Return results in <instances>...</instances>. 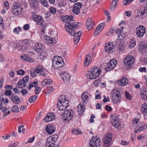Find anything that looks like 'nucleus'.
Here are the masks:
<instances>
[{"label": "nucleus", "mask_w": 147, "mask_h": 147, "mask_svg": "<svg viewBox=\"0 0 147 147\" xmlns=\"http://www.w3.org/2000/svg\"><path fill=\"white\" fill-rule=\"evenodd\" d=\"M73 17L72 16L66 15L61 17V20L67 24L65 26V29L69 34H74V28H78L80 26L78 22H74L73 21Z\"/></svg>", "instance_id": "1"}, {"label": "nucleus", "mask_w": 147, "mask_h": 147, "mask_svg": "<svg viewBox=\"0 0 147 147\" xmlns=\"http://www.w3.org/2000/svg\"><path fill=\"white\" fill-rule=\"evenodd\" d=\"M68 100L65 96L63 95L59 97L57 106L59 110L65 111L68 107Z\"/></svg>", "instance_id": "2"}, {"label": "nucleus", "mask_w": 147, "mask_h": 147, "mask_svg": "<svg viewBox=\"0 0 147 147\" xmlns=\"http://www.w3.org/2000/svg\"><path fill=\"white\" fill-rule=\"evenodd\" d=\"M101 73V70L100 69L99 67H92L90 73H89V72H88L89 75L87 74L86 76L90 79H93L98 77Z\"/></svg>", "instance_id": "3"}, {"label": "nucleus", "mask_w": 147, "mask_h": 147, "mask_svg": "<svg viewBox=\"0 0 147 147\" xmlns=\"http://www.w3.org/2000/svg\"><path fill=\"white\" fill-rule=\"evenodd\" d=\"M58 136L54 135L49 137L47 139L45 144V147H58L55 145V144L57 140Z\"/></svg>", "instance_id": "4"}, {"label": "nucleus", "mask_w": 147, "mask_h": 147, "mask_svg": "<svg viewBox=\"0 0 147 147\" xmlns=\"http://www.w3.org/2000/svg\"><path fill=\"white\" fill-rule=\"evenodd\" d=\"M74 111L71 110L70 111L66 110L64 113L61 115V118L63 119L65 123H67L73 117Z\"/></svg>", "instance_id": "5"}, {"label": "nucleus", "mask_w": 147, "mask_h": 147, "mask_svg": "<svg viewBox=\"0 0 147 147\" xmlns=\"http://www.w3.org/2000/svg\"><path fill=\"white\" fill-rule=\"evenodd\" d=\"M62 58L59 56H55L53 59L52 65L53 67L56 68L61 67L64 65V62L62 60Z\"/></svg>", "instance_id": "6"}, {"label": "nucleus", "mask_w": 147, "mask_h": 147, "mask_svg": "<svg viewBox=\"0 0 147 147\" xmlns=\"http://www.w3.org/2000/svg\"><path fill=\"white\" fill-rule=\"evenodd\" d=\"M111 123L112 125L117 129H120L121 126L120 124L119 120H118V117L117 115H112L111 119Z\"/></svg>", "instance_id": "7"}, {"label": "nucleus", "mask_w": 147, "mask_h": 147, "mask_svg": "<svg viewBox=\"0 0 147 147\" xmlns=\"http://www.w3.org/2000/svg\"><path fill=\"white\" fill-rule=\"evenodd\" d=\"M23 11L22 6L19 3H14L11 8L12 12L15 15L20 14Z\"/></svg>", "instance_id": "8"}, {"label": "nucleus", "mask_w": 147, "mask_h": 147, "mask_svg": "<svg viewBox=\"0 0 147 147\" xmlns=\"http://www.w3.org/2000/svg\"><path fill=\"white\" fill-rule=\"evenodd\" d=\"M100 140L99 138L92 137L90 140L89 143L90 147H100Z\"/></svg>", "instance_id": "9"}, {"label": "nucleus", "mask_w": 147, "mask_h": 147, "mask_svg": "<svg viewBox=\"0 0 147 147\" xmlns=\"http://www.w3.org/2000/svg\"><path fill=\"white\" fill-rule=\"evenodd\" d=\"M113 136L111 133H109L103 138V142L105 147H108L111 143Z\"/></svg>", "instance_id": "10"}, {"label": "nucleus", "mask_w": 147, "mask_h": 147, "mask_svg": "<svg viewBox=\"0 0 147 147\" xmlns=\"http://www.w3.org/2000/svg\"><path fill=\"white\" fill-rule=\"evenodd\" d=\"M111 95L112 96V100L115 103L119 102L121 98V94L120 92L116 90H113Z\"/></svg>", "instance_id": "11"}, {"label": "nucleus", "mask_w": 147, "mask_h": 147, "mask_svg": "<svg viewBox=\"0 0 147 147\" xmlns=\"http://www.w3.org/2000/svg\"><path fill=\"white\" fill-rule=\"evenodd\" d=\"M124 61L125 66L127 68H129L134 62V58L132 56H128L125 58Z\"/></svg>", "instance_id": "12"}, {"label": "nucleus", "mask_w": 147, "mask_h": 147, "mask_svg": "<svg viewBox=\"0 0 147 147\" xmlns=\"http://www.w3.org/2000/svg\"><path fill=\"white\" fill-rule=\"evenodd\" d=\"M117 64V61L115 59H113L110 60L107 64V68H105L107 71L112 70Z\"/></svg>", "instance_id": "13"}, {"label": "nucleus", "mask_w": 147, "mask_h": 147, "mask_svg": "<svg viewBox=\"0 0 147 147\" xmlns=\"http://www.w3.org/2000/svg\"><path fill=\"white\" fill-rule=\"evenodd\" d=\"M36 13L35 12H34L32 13V17L38 25L41 26L44 22V21L42 18L41 16L36 14Z\"/></svg>", "instance_id": "14"}, {"label": "nucleus", "mask_w": 147, "mask_h": 147, "mask_svg": "<svg viewBox=\"0 0 147 147\" xmlns=\"http://www.w3.org/2000/svg\"><path fill=\"white\" fill-rule=\"evenodd\" d=\"M136 33L139 38H141L142 37L145 33V27L142 25L139 26V27L136 28Z\"/></svg>", "instance_id": "15"}, {"label": "nucleus", "mask_w": 147, "mask_h": 147, "mask_svg": "<svg viewBox=\"0 0 147 147\" xmlns=\"http://www.w3.org/2000/svg\"><path fill=\"white\" fill-rule=\"evenodd\" d=\"M45 47L41 43H37L35 45L34 50L38 53H44L45 51Z\"/></svg>", "instance_id": "16"}, {"label": "nucleus", "mask_w": 147, "mask_h": 147, "mask_svg": "<svg viewBox=\"0 0 147 147\" xmlns=\"http://www.w3.org/2000/svg\"><path fill=\"white\" fill-rule=\"evenodd\" d=\"M82 6V4L79 3H75L73 5L72 11L76 15H78L80 12V9Z\"/></svg>", "instance_id": "17"}, {"label": "nucleus", "mask_w": 147, "mask_h": 147, "mask_svg": "<svg viewBox=\"0 0 147 147\" xmlns=\"http://www.w3.org/2000/svg\"><path fill=\"white\" fill-rule=\"evenodd\" d=\"M82 32L81 31H79L77 33H75V29H74V34H69L70 35H74V43L75 45H76L79 42L80 40V37L82 35Z\"/></svg>", "instance_id": "18"}, {"label": "nucleus", "mask_w": 147, "mask_h": 147, "mask_svg": "<svg viewBox=\"0 0 147 147\" xmlns=\"http://www.w3.org/2000/svg\"><path fill=\"white\" fill-rule=\"evenodd\" d=\"M147 45L144 42H141L139 43L138 50L140 53L143 54L146 51Z\"/></svg>", "instance_id": "19"}, {"label": "nucleus", "mask_w": 147, "mask_h": 147, "mask_svg": "<svg viewBox=\"0 0 147 147\" xmlns=\"http://www.w3.org/2000/svg\"><path fill=\"white\" fill-rule=\"evenodd\" d=\"M23 43L24 45L22 47V50L24 51H27L28 47H29L32 43L31 41L30 40L25 39L23 40Z\"/></svg>", "instance_id": "20"}, {"label": "nucleus", "mask_w": 147, "mask_h": 147, "mask_svg": "<svg viewBox=\"0 0 147 147\" xmlns=\"http://www.w3.org/2000/svg\"><path fill=\"white\" fill-rule=\"evenodd\" d=\"M94 24V22L91 18H88L86 23L87 29L88 30H90L93 27Z\"/></svg>", "instance_id": "21"}, {"label": "nucleus", "mask_w": 147, "mask_h": 147, "mask_svg": "<svg viewBox=\"0 0 147 147\" xmlns=\"http://www.w3.org/2000/svg\"><path fill=\"white\" fill-rule=\"evenodd\" d=\"M147 128V124L142 125L141 124H140L135 128V133L140 132L142 131L145 130Z\"/></svg>", "instance_id": "22"}, {"label": "nucleus", "mask_w": 147, "mask_h": 147, "mask_svg": "<svg viewBox=\"0 0 147 147\" xmlns=\"http://www.w3.org/2000/svg\"><path fill=\"white\" fill-rule=\"evenodd\" d=\"M55 118L54 114L50 113L47 114V116L44 118V120L45 122H49L54 120Z\"/></svg>", "instance_id": "23"}, {"label": "nucleus", "mask_w": 147, "mask_h": 147, "mask_svg": "<svg viewBox=\"0 0 147 147\" xmlns=\"http://www.w3.org/2000/svg\"><path fill=\"white\" fill-rule=\"evenodd\" d=\"M60 77L64 82H67L69 81L70 76L67 72L64 71L60 74Z\"/></svg>", "instance_id": "24"}, {"label": "nucleus", "mask_w": 147, "mask_h": 147, "mask_svg": "<svg viewBox=\"0 0 147 147\" xmlns=\"http://www.w3.org/2000/svg\"><path fill=\"white\" fill-rule=\"evenodd\" d=\"M37 0H29V3L32 8L35 10L37 9L38 7V3Z\"/></svg>", "instance_id": "25"}, {"label": "nucleus", "mask_w": 147, "mask_h": 147, "mask_svg": "<svg viewBox=\"0 0 147 147\" xmlns=\"http://www.w3.org/2000/svg\"><path fill=\"white\" fill-rule=\"evenodd\" d=\"M128 80L125 77L123 78L122 79L117 81V84L118 85L124 86L128 84Z\"/></svg>", "instance_id": "26"}, {"label": "nucleus", "mask_w": 147, "mask_h": 147, "mask_svg": "<svg viewBox=\"0 0 147 147\" xmlns=\"http://www.w3.org/2000/svg\"><path fill=\"white\" fill-rule=\"evenodd\" d=\"M46 130L48 134L51 135L55 131V129H54V126L49 124L46 126Z\"/></svg>", "instance_id": "27"}, {"label": "nucleus", "mask_w": 147, "mask_h": 147, "mask_svg": "<svg viewBox=\"0 0 147 147\" xmlns=\"http://www.w3.org/2000/svg\"><path fill=\"white\" fill-rule=\"evenodd\" d=\"M9 97L11 101L15 104H17L19 103L20 99L17 95L14 94H13Z\"/></svg>", "instance_id": "28"}, {"label": "nucleus", "mask_w": 147, "mask_h": 147, "mask_svg": "<svg viewBox=\"0 0 147 147\" xmlns=\"http://www.w3.org/2000/svg\"><path fill=\"white\" fill-rule=\"evenodd\" d=\"M84 105L83 103H81L80 104H79L78 106V111L79 114L80 115H82L84 111L85 106H84Z\"/></svg>", "instance_id": "29"}, {"label": "nucleus", "mask_w": 147, "mask_h": 147, "mask_svg": "<svg viewBox=\"0 0 147 147\" xmlns=\"http://www.w3.org/2000/svg\"><path fill=\"white\" fill-rule=\"evenodd\" d=\"M89 95V94L88 92H84L82 94V98L84 103H86L88 102V100Z\"/></svg>", "instance_id": "30"}, {"label": "nucleus", "mask_w": 147, "mask_h": 147, "mask_svg": "<svg viewBox=\"0 0 147 147\" xmlns=\"http://www.w3.org/2000/svg\"><path fill=\"white\" fill-rule=\"evenodd\" d=\"M21 59L23 60L27 61L29 62H33V59L30 58L28 55L25 54H22L20 57Z\"/></svg>", "instance_id": "31"}, {"label": "nucleus", "mask_w": 147, "mask_h": 147, "mask_svg": "<svg viewBox=\"0 0 147 147\" xmlns=\"http://www.w3.org/2000/svg\"><path fill=\"white\" fill-rule=\"evenodd\" d=\"M115 46L112 43L106 44L105 46V49L106 52H109L110 51L112 50L114 48Z\"/></svg>", "instance_id": "32"}, {"label": "nucleus", "mask_w": 147, "mask_h": 147, "mask_svg": "<svg viewBox=\"0 0 147 147\" xmlns=\"http://www.w3.org/2000/svg\"><path fill=\"white\" fill-rule=\"evenodd\" d=\"M92 61V58L91 57L88 55H87L85 59L84 65L85 66H87Z\"/></svg>", "instance_id": "33"}, {"label": "nucleus", "mask_w": 147, "mask_h": 147, "mask_svg": "<svg viewBox=\"0 0 147 147\" xmlns=\"http://www.w3.org/2000/svg\"><path fill=\"white\" fill-rule=\"evenodd\" d=\"M140 111L144 114H147V104L144 103L141 107Z\"/></svg>", "instance_id": "34"}, {"label": "nucleus", "mask_w": 147, "mask_h": 147, "mask_svg": "<svg viewBox=\"0 0 147 147\" xmlns=\"http://www.w3.org/2000/svg\"><path fill=\"white\" fill-rule=\"evenodd\" d=\"M44 39L47 40V42L49 44H52L54 42V40H53V38L51 37L46 36L44 37Z\"/></svg>", "instance_id": "35"}, {"label": "nucleus", "mask_w": 147, "mask_h": 147, "mask_svg": "<svg viewBox=\"0 0 147 147\" xmlns=\"http://www.w3.org/2000/svg\"><path fill=\"white\" fill-rule=\"evenodd\" d=\"M18 86H16L18 88H21L24 87L26 85L25 83L22 80H20L18 83Z\"/></svg>", "instance_id": "36"}, {"label": "nucleus", "mask_w": 147, "mask_h": 147, "mask_svg": "<svg viewBox=\"0 0 147 147\" xmlns=\"http://www.w3.org/2000/svg\"><path fill=\"white\" fill-rule=\"evenodd\" d=\"M43 69L42 67L40 65H37L36 67L35 71L37 74L41 73Z\"/></svg>", "instance_id": "37"}, {"label": "nucleus", "mask_w": 147, "mask_h": 147, "mask_svg": "<svg viewBox=\"0 0 147 147\" xmlns=\"http://www.w3.org/2000/svg\"><path fill=\"white\" fill-rule=\"evenodd\" d=\"M52 81L49 79H46L44 80L42 82V85H45V84L49 85L51 83Z\"/></svg>", "instance_id": "38"}, {"label": "nucleus", "mask_w": 147, "mask_h": 147, "mask_svg": "<svg viewBox=\"0 0 147 147\" xmlns=\"http://www.w3.org/2000/svg\"><path fill=\"white\" fill-rule=\"evenodd\" d=\"M124 28L123 26H122L120 28H118L117 29L116 33L117 34H118L119 37L121 35L122 32H123Z\"/></svg>", "instance_id": "39"}, {"label": "nucleus", "mask_w": 147, "mask_h": 147, "mask_svg": "<svg viewBox=\"0 0 147 147\" xmlns=\"http://www.w3.org/2000/svg\"><path fill=\"white\" fill-rule=\"evenodd\" d=\"M140 92L141 95H147V91L144 87H142L140 89Z\"/></svg>", "instance_id": "40"}, {"label": "nucleus", "mask_w": 147, "mask_h": 147, "mask_svg": "<svg viewBox=\"0 0 147 147\" xmlns=\"http://www.w3.org/2000/svg\"><path fill=\"white\" fill-rule=\"evenodd\" d=\"M19 108L17 105H14L11 108V111L14 113H18L19 111Z\"/></svg>", "instance_id": "41"}, {"label": "nucleus", "mask_w": 147, "mask_h": 147, "mask_svg": "<svg viewBox=\"0 0 147 147\" xmlns=\"http://www.w3.org/2000/svg\"><path fill=\"white\" fill-rule=\"evenodd\" d=\"M37 96L36 95H33L30 97L29 98V101L30 102H32L34 101L36 99Z\"/></svg>", "instance_id": "42"}, {"label": "nucleus", "mask_w": 147, "mask_h": 147, "mask_svg": "<svg viewBox=\"0 0 147 147\" xmlns=\"http://www.w3.org/2000/svg\"><path fill=\"white\" fill-rule=\"evenodd\" d=\"M136 44V41L135 40H131L130 42L129 47L130 48L134 47Z\"/></svg>", "instance_id": "43"}, {"label": "nucleus", "mask_w": 147, "mask_h": 147, "mask_svg": "<svg viewBox=\"0 0 147 147\" xmlns=\"http://www.w3.org/2000/svg\"><path fill=\"white\" fill-rule=\"evenodd\" d=\"M102 30L101 29H100L99 28H98V27H97V28H96L95 31L94 32V34L95 35H97L98 34H99Z\"/></svg>", "instance_id": "44"}, {"label": "nucleus", "mask_w": 147, "mask_h": 147, "mask_svg": "<svg viewBox=\"0 0 147 147\" xmlns=\"http://www.w3.org/2000/svg\"><path fill=\"white\" fill-rule=\"evenodd\" d=\"M134 0H124L123 1V4L125 5L129 4Z\"/></svg>", "instance_id": "45"}, {"label": "nucleus", "mask_w": 147, "mask_h": 147, "mask_svg": "<svg viewBox=\"0 0 147 147\" xmlns=\"http://www.w3.org/2000/svg\"><path fill=\"white\" fill-rule=\"evenodd\" d=\"M40 2L44 6L47 7L48 6L47 2L46 0H40Z\"/></svg>", "instance_id": "46"}, {"label": "nucleus", "mask_w": 147, "mask_h": 147, "mask_svg": "<svg viewBox=\"0 0 147 147\" xmlns=\"http://www.w3.org/2000/svg\"><path fill=\"white\" fill-rule=\"evenodd\" d=\"M48 72L47 70L43 68L42 71L40 74L43 75L44 76H45L48 74Z\"/></svg>", "instance_id": "47"}, {"label": "nucleus", "mask_w": 147, "mask_h": 147, "mask_svg": "<svg viewBox=\"0 0 147 147\" xmlns=\"http://www.w3.org/2000/svg\"><path fill=\"white\" fill-rule=\"evenodd\" d=\"M125 95L126 99L129 100L131 99V97L128 92L126 91L125 92Z\"/></svg>", "instance_id": "48"}, {"label": "nucleus", "mask_w": 147, "mask_h": 147, "mask_svg": "<svg viewBox=\"0 0 147 147\" xmlns=\"http://www.w3.org/2000/svg\"><path fill=\"white\" fill-rule=\"evenodd\" d=\"M138 123V120L136 118L134 119L132 121V125L134 126H136Z\"/></svg>", "instance_id": "49"}, {"label": "nucleus", "mask_w": 147, "mask_h": 147, "mask_svg": "<svg viewBox=\"0 0 147 147\" xmlns=\"http://www.w3.org/2000/svg\"><path fill=\"white\" fill-rule=\"evenodd\" d=\"M47 92L48 93H50L51 92H52L53 90V89L52 86H49L47 87Z\"/></svg>", "instance_id": "50"}, {"label": "nucleus", "mask_w": 147, "mask_h": 147, "mask_svg": "<svg viewBox=\"0 0 147 147\" xmlns=\"http://www.w3.org/2000/svg\"><path fill=\"white\" fill-rule=\"evenodd\" d=\"M50 10L51 13L53 14H55L56 12V9L55 8L53 7H50Z\"/></svg>", "instance_id": "51"}, {"label": "nucleus", "mask_w": 147, "mask_h": 147, "mask_svg": "<svg viewBox=\"0 0 147 147\" xmlns=\"http://www.w3.org/2000/svg\"><path fill=\"white\" fill-rule=\"evenodd\" d=\"M115 8V3H114V2H112L111 4L110 7V10H113Z\"/></svg>", "instance_id": "52"}, {"label": "nucleus", "mask_w": 147, "mask_h": 147, "mask_svg": "<svg viewBox=\"0 0 147 147\" xmlns=\"http://www.w3.org/2000/svg\"><path fill=\"white\" fill-rule=\"evenodd\" d=\"M105 25V23L104 22L100 24L97 27L99 28L102 30Z\"/></svg>", "instance_id": "53"}, {"label": "nucleus", "mask_w": 147, "mask_h": 147, "mask_svg": "<svg viewBox=\"0 0 147 147\" xmlns=\"http://www.w3.org/2000/svg\"><path fill=\"white\" fill-rule=\"evenodd\" d=\"M25 71L22 69L19 70L17 72V74L20 75H24Z\"/></svg>", "instance_id": "54"}, {"label": "nucleus", "mask_w": 147, "mask_h": 147, "mask_svg": "<svg viewBox=\"0 0 147 147\" xmlns=\"http://www.w3.org/2000/svg\"><path fill=\"white\" fill-rule=\"evenodd\" d=\"M30 75L32 77H35L36 76V72L35 71H34V70H31L30 71Z\"/></svg>", "instance_id": "55"}, {"label": "nucleus", "mask_w": 147, "mask_h": 147, "mask_svg": "<svg viewBox=\"0 0 147 147\" xmlns=\"http://www.w3.org/2000/svg\"><path fill=\"white\" fill-rule=\"evenodd\" d=\"M5 94L7 96H10L11 94V92L9 90H6L5 92Z\"/></svg>", "instance_id": "56"}, {"label": "nucleus", "mask_w": 147, "mask_h": 147, "mask_svg": "<svg viewBox=\"0 0 147 147\" xmlns=\"http://www.w3.org/2000/svg\"><path fill=\"white\" fill-rule=\"evenodd\" d=\"M29 80V77L28 76H26L23 79L22 81H23L25 83L27 81H28Z\"/></svg>", "instance_id": "57"}, {"label": "nucleus", "mask_w": 147, "mask_h": 147, "mask_svg": "<svg viewBox=\"0 0 147 147\" xmlns=\"http://www.w3.org/2000/svg\"><path fill=\"white\" fill-rule=\"evenodd\" d=\"M40 90V88L39 87H36L35 90V94H36L39 93V90Z\"/></svg>", "instance_id": "58"}, {"label": "nucleus", "mask_w": 147, "mask_h": 147, "mask_svg": "<svg viewBox=\"0 0 147 147\" xmlns=\"http://www.w3.org/2000/svg\"><path fill=\"white\" fill-rule=\"evenodd\" d=\"M3 6L5 9H7L9 7L8 2L7 1H5L3 4Z\"/></svg>", "instance_id": "59"}, {"label": "nucleus", "mask_w": 147, "mask_h": 147, "mask_svg": "<svg viewBox=\"0 0 147 147\" xmlns=\"http://www.w3.org/2000/svg\"><path fill=\"white\" fill-rule=\"evenodd\" d=\"M75 131L76 132V134H80L82 133L79 129H76L75 131H72V132L75 133Z\"/></svg>", "instance_id": "60"}, {"label": "nucleus", "mask_w": 147, "mask_h": 147, "mask_svg": "<svg viewBox=\"0 0 147 147\" xmlns=\"http://www.w3.org/2000/svg\"><path fill=\"white\" fill-rule=\"evenodd\" d=\"M27 92V90L26 89H22L21 91V93L23 95H25L26 94Z\"/></svg>", "instance_id": "61"}, {"label": "nucleus", "mask_w": 147, "mask_h": 147, "mask_svg": "<svg viewBox=\"0 0 147 147\" xmlns=\"http://www.w3.org/2000/svg\"><path fill=\"white\" fill-rule=\"evenodd\" d=\"M29 25L28 24H26L24 26L23 29L24 30H27L29 29Z\"/></svg>", "instance_id": "62"}, {"label": "nucleus", "mask_w": 147, "mask_h": 147, "mask_svg": "<svg viewBox=\"0 0 147 147\" xmlns=\"http://www.w3.org/2000/svg\"><path fill=\"white\" fill-rule=\"evenodd\" d=\"M139 70L140 72H142L144 71V72H146V69L145 67H140L139 69Z\"/></svg>", "instance_id": "63"}, {"label": "nucleus", "mask_w": 147, "mask_h": 147, "mask_svg": "<svg viewBox=\"0 0 147 147\" xmlns=\"http://www.w3.org/2000/svg\"><path fill=\"white\" fill-rule=\"evenodd\" d=\"M105 109L107 111H110L112 110V108L111 106H109L108 105H107L105 106Z\"/></svg>", "instance_id": "64"}]
</instances>
